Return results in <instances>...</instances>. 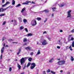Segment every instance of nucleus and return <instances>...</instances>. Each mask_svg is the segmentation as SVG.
Listing matches in <instances>:
<instances>
[{"label": "nucleus", "mask_w": 74, "mask_h": 74, "mask_svg": "<svg viewBox=\"0 0 74 74\" xmlns=\"http://www.w3.org/2000/svg\"><path fill=\"white\" fill-rule=\"evenodd\" d=\"M71 10H69L67 12V18L68 19L69 18H71V14L70 13L71 12Z\"/></svg>", "instance_id": "obj_2"}, {"label": "nucleus", "mask_w": 74, "mask_h": 74, "mask_svg": "<svg viewBox=\"0 0 74 74\" xmlns=\"http://www.w3.org/2000/svg\"><path fill=\"white\" fill-rule=\"evenodd\" d=\"M5 15V14H0V16H4Z\"/></svg>", "instance_id": "obj_37"}, {"label": "nucleus", "mask_w": 74, "mask_h": 74, "mask_svg": "<svg viewBox=\"0 0 74 74\" xmlns=\"http://www.w3.org/2000/svg\"><path fill=\"white\" fill-rule=\"evenodd\" d=\"M45 33H47V32L46 31H45L43 32V34H45Z\"/></svg>", "instance_id": "obj_57"}, {"label": "nucleus", "mask_w": 74, "mask_h": 74, "mask_svg": "<svg viewBox=\"0 0 74 74\" xmlns=\"http://www.w3.org/2000/svg\"><path fill=\"white\" fill-rule=\"evenodd\" d=\"M50 69H48V70L47 71V73H49V72H50Z\"/></svg>", "instance_id": "obj_46"}, {"label": "nucleus", "mask_w": 74, "mask_h": 74, "mask_svg": "<svg viewBox=\"0 0 74 74\" xmlns=\"http://www.w3.org/2000/svg\"><path fill=\"white\" fill-rule=\"evenodd\" d=\"M43 11L45 12L46 13H47V12H49V10H44Z\"/></svg>", "instance_id": "obj_26"}, {"label": "nucleus", "mask_w": 74, "mask_h": 74, "mask_svg": "<svg viewBox=\"0 0 74 74\" xmlns=\"http://www.w3.org/2000/svg\"><path fill=\"white\" fill-rule=\"evenodd\" d=\"M4 47H3L1 49V52L2 53L4 52Z\"/></svg>", "instance_id": "obj_17"}, {"label": "nucleus", "mask_w": 74, "mask_h": 74, "mask_svg": "<svg viewBox=\"0 0 74 74\" xmlns=\"http://www.w3.org/2000/svg\"><path fill=\"white\" fill-rule=\"evenodd\" d=\"M42 44L43 45H45L48 44V42L45 40H43Z\"/></svg>", "instance_id": "obj_6"}, {"label": "nucleus", "mask_w": 74, "mask_h": 74, "mask_svg": "<svg viewBox=\"0 0 74 74\" xmlns=\"http://www.w3.org/2000/svg\"><path fill=\"white\" fill-rule=\"evenodd\" d=\"M21 6V4L19 3L17 5H16V7H20Z\"/></svg>", "instance_id": "obj_28"}, {"label": "nucleus", "mask_w": 74, "mask_h": 74, "mask_svg": "<svg viewBox=\"0 0 74 74\" xmlns=\"http://www.w3.org/2000/svg\"><path fill=\"white\" fill-rule=\"evenodd\" d=\"M59 6L60 7H63V6H64V4H61L59 5Z\"/></svg>", "instance_id": "obj_22"}, {"label": "nucleus", "mask_w": 74, "mask_h": 74, "mask_svg": "<svg viewBox=\"0 0 74 74\" xmlns=\"http://www.w3.org/2000/svg\"><path fill=\"white\" fill-rule=\"evenodd\" d=\"M29 57H25L24 58H22L20 60H21V65H23V64L25 63V62H26V60L28 59Z\"/></svg>", "instance_id": "obj_1"}, {"label": "nucleus", "mask_w": 74, "mask_h": 74, "mask_svg": "<svg viewBox=\"0 0 74 74\" xmlns=\"http://www.w3.org/2000/svg\"><path fill=\"white\" fill-rule=\"evenodd\" d=\"M69 48L70 49L71 51L73 50V49H72V48H71V45L69 46Z\"/></svg>", "instance_id": "obj_29"}, {"label": "nucleus", "mask_w": 74, "mask_h": 74, "mask_svg": "<svg viewBox=\"0 0 74 74\" xmlns=\"http://www.w3.org/2000/svg\"><path fill=\"white\" fill-rule=\"evenodd\" d=\"M2 1L3 3H4V2H5V0H2Z\"/></svg>", "instance_id": "obj_47"}, {"label": "nucleus", "mask_w": 74, "mask_h": 74, "mask_svg": "<svg viewBox=\"0 0 74 74\" xmlns=\"http://www.w3.org/2000/svg\"><path fill=\"white\" fill-rule=\"evenodd\" d=\"M31 2L30 1H27L25 2H24L22 3V4H25L27 5L29 3H31Z\"/></svg>", "instance_id": "obj_8"}, {"label": "nucleus", "mask_w": 74, "mask_h": 74, "mask_svg": "<svg viewBox=\"0 0 74 74\" xmlns=\"http://www.w3.org/2000/svg\"><path fill=\"white\" fill-rule=\"evenodd\" d=\"M37 45H40V44L38 42H37Z\"/></svg>", "instance_id": "obj_52"}, {"label": "nucleus", "mask_w": 74, "mask_h": 74, "mask_svg": "<svg viewBox=\"0 0 74 74\" xmlns=\"http://www.w3.org/2000/svg\"><path fill=\"white\" fill-rule=\"evenodd\" d=\"M12 5H14V4H15V1H14V0H13L12 1Z\"/></svg>", "instance_id": "obj_19"}, {"label": "nucleus", "mask_w": 74, "mask_h": 74, "mask_svg": "<svg viewBox=\"0 0 74 74\" xmlns=\"http://www.w3.org/2000/svg\"><path fill=\"white\" fill-rule=\"evenodd\" d=\"M9 41H13V40H12V39H9Z\"/></svg>", "instance_id": "obj_54"}, {"label": "nucleus", "mask_w": 74, "mask_h": 74, "mask_svg": "<svg viewBox=\"0 0 74 74\" xmlns=\"http://www.w3.org/2000/svg\"><path fill=\"white\" fill-rule=\"evenodd\" d=\"M27 44L26 43H25L23 45H27Z\"/></svg>", "instance_id": "obj_58"}, {"label": "nucleus", "mask_w": 74, "mask_h": 74, "mask_svg": "<svg viewBox=\"0 0 74 74\" xmlns=\"http://www.w3.org/2000/svg\"><path fill=\"white\" fill-rule=\"evenodd\" d=\"M5 4H6V5H8V4H10V2L9 1H7Z\"/></svg>", "instance_id": "obj_30"}, {"label": "nucleus", "mask_w": 74, "mask_h": 74, "mask_svg": "<svg viewBox=\"0 0 74 74\" xmlns=\"http://www.w3.org/2000/svg\"><path fill=\"white\" fill-rule=\"evenodd\" d=\"M7 8H12V6H8V7H7Z\"/></svg>", "instance_id": "obj_39"}, {"label": "nucleus", "mask_w": 74, "mask_h": 74, "mask_svg": "<svg viewBox=\"0 0 74 74\" xmlns=\"http://www.w3.org/2000/svg\"><path fill=\"white\" fill-rule=\"evenodd\" d=\"M74 58L73 57L71 56V60L72 61H74Z\"/></svg>", "instance_id": "obj_24"}, {"label": "nucleus", "mask_w": 74, "mask_h": 74, "mask_svg": "<svg viewBox=\"0 0 74 74\" xmlns=\"http://www.w3.org/2000/svg\"><path fill=\"white\" fill-rule=\"evenodd\" d=\"M53 60H54V58H52L49 60V63H52Z\"/></svg>", "instance_id": "obj_11"}, {"label": "nucleus", "mask_w": 74, "mask_h": 74, "mask_svg": "<svg viewBox=\"0 0 74 74\" xmlns=\"http://www.w3.org/2000/svg\"><path fill=\"white\" fill-rule=\"evenodd\" d=\"M64 42H65V43H66V44H67V42H66V39L64 38Z\"/></svg>", "instance_id": "obj_43"}, {"label": "nucleus", "mask_w": 74, "mask_h": 74, "mask_svg": "<svg viewBox=\"0 0 74 74\" xmlns=\"http://www.w3.org/2000/svg\"><path fill=\"white\" fill-rule=\"evenodd\" d=\"M25 8H24L21 11V13H22L23 14V15L24 16H25L26 15V14H24L23 13V11H25Z\"/></svg>", "instance_id": "obj_10"}, {"label": "nucleus", "mask_w": 74, "mask_h": 74, "mask_svg": "<svg viewBox=\"0 0 74 74\" xmlns=\"http://www.w3.org/2000/svg\"><path fill=\"white\" fill-rule=\"evenodd\" d=\"M21 48L19 49L17 53V55H19L20 53H21Z\"/></svg>", "instance_id": "obj_13"}, {"label": "nucleus", "mask_w": 74, "mask_h": 74, "mask_svg": "<svg viewBox=\"0 0 74 74\" xmlns=\"http://www.w3.org/2000/svg\"><path fill=\"white\" fill-rule=\"evenodd\" d=\"M25 32H28V30H27V28H25Z\"/></svg>", "instance_id": "obj_38"}, {"label": "nucleus", "mask_w": 74, "mask_h": 74, "mask_svg": "<svg viewBox=\"0 0 74 74\" xmlns=\"http://www.w3.org/2000/svg\"><path fill=\"white\" fill-rule=\"evenodd\" d=\"M72 47H74V41H73L72 44Z\"/></svg>", "instance_id": "obj_35"}, {"label": "nucleus", "mask_w": 74, "mask_h": 74, "mask_svg": "<svg viewBox=\"0 0 74 74\" xmlns=\"http://www.w3.org/2000/svg\"><path fill=\"white\" fill-rule=\"evenodd\" d=\"M36 71H37V72H38L39 71V70H38V69H37L36 70Z\"/></svg>", "instance_id": "obj_64"}, {"label": "nucleus", "mask_w": 74, "mask_h": 74, "mask_svg": "<svg viewBox=\"0 0 74 74\" xmlns=\"http://www.w3.org/2000/svg\"><path fill=\"white\" fill-rule=\"evenodd\" d=\"M28 60L30 62H32V58L31 57H28Z\"/></svg>", "instance_id": "obj_20"}, {"label": "nucleus", "mask_w": 74, "mask_h": 74, "mask_svg": "<svg viewBox=\"0 0 74 74\" xmlns=\"http://www.w3.org/2000/svg\"><path fill=\"white\" fill-rule=\"evenodd\" d=\"M0 12H3L4 11L3 9V8H0Z\"/></svg>", "instance_id": "obj_27"}, {"label": "nucleus", "mask_w": 74, "mask_h": 74, "mask_svg": "<svg viewBox=\"0 0 74 74\" xmlns=\"http://www.w3.org/2000/svg\"><path fill=\"white\" fill-rule=\"evenodd\" d=\"M51 73H52V74H55L56 73L55 72H53V71H51Z\"/></svg>", "instance_id": "obj_36"}, {"label": "nucleus", "mask_w": 74, "mask_h": 74, "mask_svg": "<svg viewBox=\"0 0 74 74\" xmlns=\"http://www.w3.org/2000/svg\"><path fill=\"white\" fill-rule=\"evenodd\" d=\"M32 25V26H34L37 25V22H36V20H33L31 22V23Z\"/></svg>", "instance_id": "obj_3"}, {"label": "nucleus", "mask_w": 74, "mask_h": 74, "mask_svg": "<svg viewBox=\"0 0 74 74\" xmlns=\"http://www.w3.org/2000/svg\"><path fill=\"white\" fill-rule=\"evenodd\" d=\"M41 18L40 17H37L36 18V20H37L38 21H40L41 20Z\"/></svg>", "instance_id": "obj_12"}, {"label": "nucleus", "mask_w": 74, "mask_h": 74, "mask_svg": "<svg viewBox=\"0 0 74 74\" xmlns=\"http://www.w3.org/2000/svg\"><path fill=\"white\" fill-rule=\"evenodd\" d=\"M74 38L73 37H72L71 38L70 40L71 41H73L74 40Z\"/></svg>", "instance_id": "obj_33"}, {"label": "nucleus", "mask_w": 74, "mask_h": 74, "mask_svg": "<svg viewBox=\"0 0 74 74\" xmlns=\"http://www.w3.org/2000/svg\"><path fill=\"white\" fill-rule=\"evenodd\" d=\"M48 20V18H45V20L44 21V23H45V22H46V21H47V20Z\"/></svg>", "instance_id": "obj_34"}, {"label": "nucleus", "mask_w": 74, "mask_h": 74, "mask_svg": "<svg viewBox=\"0 0 74 74\" xmlns=\"http://www.w3.org/2000/svg\"><path fill=\"white\" fill-rule=\"evenodd\" d=\"M60 32H63V30H60Z\"/></svg>", "instance_id": "obj_61"}, {"label": "nucleus", "mask_w": 74, "mask_h": 74, "mask_svg": "<svg viewBox=\"0 0 74 74\" xmlns=\"http://www.w3.org/2000/svg\"><path fill=\"white\" fill-rule=\"evenodd\" d=\"M14 22L15 23V25H17V23L16 22V20H14Z\"/></svg>", "instance_id": "obj_41"}, {"label": "nucleus", "mask_w": 74, "mask_h": 74, "mask_svg": "<svg viewBox=\"0 0 74 74\" xmlns=\"http://www.w3.org/2000/svg\"><path fill=\"white\" fill-rule=\"evenodd\" d=\"M27 41V39L26 38H24L23 39V42H26Z\"/></svg>", "instance_id": "obj_31"}, {"label": "nucleus", "mask_w": 74, "mask_h": 74, "mask_svg": "<svg viewBox=\"0 0 74 74\" xmlns=\"http://www.w3.org/2000/svg\"><path fill=\"white\" fill-rule=\"evenodd\" d=\"M5 37H3V38L2 41H4V39H5Z\"/></svg>", "instance_id": "obj_60"}, {"label": "nucleus", "mask_w": 74, "mask_h": 74, "mask_svg": "<svg viewBox=\"0 0 74 74\" xmlns=\"http://www.w3.org/2000/svg\"><path fill=\"white\" fill-rule=\"evenodd\" d=\"M71 33H74V29H73L71 31Z\"/></svg>", "instance_id": "obj_48"}, {"label": "nucleus", "mask_w": 74, "mask_h": 74, "mask_svg": "<svg viewBox=\"0 0 74 74\" xmlns=\"http://www.w3.org/2000/svg\"><path fill=\"white\" fill-rule=\"evenodd\" d=\"M23 22L24 23H25V22H27V20L26 19H24L23 20Z\"/></svg>", "instance_id": "obj_40"}, {"label": "nucleus", "mask_w": 74, "mask_h": 74, "mask_svg": "<svg viewBox=\"0 0 74 74\" xmlns=\"http://www.w3.org/2000/svg\"><path fill=\"white\" fill-rule=\"evenodd\" d=\"M32 66H30L31 70H33L36 67V64L34 63H32L31 64Z\"/></svg>", "instance_id": "obj_5"}, {"label": "nucleus", "mask_w": 74, "mask_h": 74, "mask_svg": "<svg viewBox=\"0 0 74 74\" xmlns=\"http://www.w3.org/2000/svg\"><path fill=\"white\" fill-rule=\"evenodd\" d=\"M57 48L58 49H60V47L59 46H57Z\"/></svg>", "instance_id": "obj_45"}, {"label": "nucleus", "mask_w": 74, "mask_h": 74, "mask_svg": "<svg viewBox=\"0 0 74 74\" xmlns=\"http://www.w3.org/2000/svg\"><path fill=\"white\" fill-rule=\"evenodd\" d=\"M64 63H65V61L61 60L58 61L57 62V63L58 64H59V65H62V64H64Z\"/></svg>", "instance_id": "obj_4"}, {"label": "nucleus", "mask_w": 74, "mask_h": 74, "mask_svg": "<svg viewBox=\"0 0 74 74\" xmlns=\"http://www.w3.org/2000/svg\"><path fill=\"white\" fill-rule=\"evenodd\" d=\"M40 50H38L37 53L36 54V56L37 55H40Z\"/></svg>", "instance_id": "obj_16"}, {"label": "nucleus", "mask_w": 74, "mask_h": 74, "mask_svg": "<svg viewBox=\"0 0 74 74\" xmlns=\"http://www.w3.org/2000/svg\"><path fill=\"white\" fill-rule=\"evenodd\" d=\"M17 67L18 68L19 70H20V69H21V66H20L18 63L17 64Z\"/></svg>", "instance_id": "obj_14"}, {"label": "nucleus", "mask_w": 74, "mask_h": 74, "mask_svg": "<svg viewBox=\"0 0 74 74\" xmlns=\"http://www.w3.org/2000/svg\"><path fill=\"white\" fill-rule=\"evenodd\" d=\"M8 8H5L3 9V11H5V10H7V9H8Z\"/></svg>", "instance_id": "obj_44"}, {"label": "nucleus", "mask_w": 74, "mask_h": 74, "mask_svg": "<svg viewBox=\"0 0 74 74\" xmlns=\"http://www.w3.org/2000/svg\"><path fill=\"white\" fill-rule=\"evenodd\" d=\"M32 4H36V3H35V2H34V1H32Z\"/></svg>", "instance_id": "obj_53"}, {"label": "nucleus", "mask_w": 74, "mask_h": 74, "mask_svg": "<svg viewBox=\"0 0 74 74\" xmlns=\"http://www.w3.org/2000/svg\"><path fill=\"white\" fill-rule=\"evenodd\" d=\"M43 74H46V73H45V71H44L43 72Z\"/></svg>", "instance_id": "obj_59"}, {"label": "nucleus", "mask_w": 74, "mask_h": 74, "mask_svg": "<svg viewBox=\"0 0 74 74\" xmlns=\"http://www.w3.org/2000/svg\"><path fill=\"white\" fill-rule=\"evenodd\" d=\"M62 38H61V39H60V40H58V42L57 44H59V45H62Z\"/></svg>", "instance_id": "obj_7"}, {"label": "nucleus", "mask_w": 74, "mask_h": 74, "mask_svg": "<svg viewBox=\"0 0 74 74\" xmlns=\"http://www.w3.org/2000/svg\"><path fill=\"white\" fill-rule=\"evenodd\" d=\"M51 16H54V14H52Z\"/></svg>", "instance_id": "obj_63"}, {"label": "nucleus", "mask_w": 74, "mask_h": 74, "mask_svg": "<svg viewBox=\"0 0 74 74\" xmlns=\"http://www.w3.org/2000/svg\"><path fill=\"white\" fill-rule=\"evenodd\" d=\"M24 29V27H23L21 26L20 27V30H22L23 29Z\"/></svg>", "instance_id": "obj_25"}, {"label": "nucleus", "mask_w": 74, "mask_h": 74, "mask_svg": "<svg viewBox=\"0 0 74 74\" xmlns=\"http://www.w3.org/2000/svg\"><path fill=\"white\" fill-rule=\"evenodd\" d=\"M6 5H7L5 3V4L2 5V7H5V6H6Z\"/></svg>", "instance_id": "obj_49"}, {"label": "nucleus", "mask_w": 74, "mask_h": 74, "mask_svg": "<svg viewBox=\"0 0 74 74\" xmlns=\"http://www.w3.org/2000/svg\"><path fill=\"white\" fill-rule=\"evenodd\" d=\"M18 19L19 21L20 22H22V18L21 17H19Z\"/></svg>", "instance_id": "obj_23"}, {"label": "nucleus", "mask_w": 74, "mask_h": 74, "mask_svg": "<svg viewBox=\"0 0 74 74\" xmlns=\"http://www.w3.org/2000/svg\"><path fill=\"white\" fill-rule=\"evenodd\" d=\"M5 23H6V22L5 21H4L3 24V25H5Z\"/></svg>", "instance_id": "obj_50"}, {"label": "nucleus", "mask_w": 74, "mask_h": 74, "mask_svg": "<svg viewBox=\"0 0 74 74\" xmlns=\"http://www.w3.org/2000/svg\"><path fill=\"white\" fill-rule=\"evenodd\" d=\"M46 38H48V39L49 41H51V39L50 38V37H49L47 35L46 36Z\"/></svg>", "instance_id": "obj_18"}, {"label": "nucleus", "mask_w": 74, "mask_h": 74, "mask_svg": "<svg viewBox=\"0 0 74 74\" xmlns=\"http://www.w3.org/2000/svg\"><path fill=\"white\" fill-rule=\"evenodd\" d=\"M52 10H55V9H56V8H52Z\"/></svg>", "instance_id": "obj_55"}, {"label": "nucleus", "mask_w": 74, "mask_h": 74, "mask_svg": "<svg viewBox=\"0 0 74 74\" xmlns=\"http://www.w3.org/2000/svg\"><path fill=\"white\" fill-rule=\"evenodd\" d=\"M30 64H31V63H30V62H29L27 66V67H28L29 66H30Z\"/></svg>", "instance_id": "obj_21"}, {"label": "nucleus", "mask_w": 74, "mask_h": 74, "mask_svg": "<svg viewBox=\"0 0 74 74\" xmlns=\"http://www.w3.org/2000/svg\"><path fill=\"white\" fill-rule=\"evenodd\" d=\"M57 60H60V58H57Z\"/></svg>", "instance_id": "obj_62"}, {"label": "nucleus", "mask_w": 74, "mask_h": 74, "mask_svg": "<svg viewBox=\"0 0 74 74\" xmlns=\"http://www.w3.org/2000/svg\"><path fill=\"white\" fill-rule=\"evenodd\" d=\"M33 53H34L33 52H32L30 53V55H32H32H33Z\"/></svg>", "instance_id": "obj_51"}, {"label": "nucleus", "mask_w": 74, "mask_h": 74, "mask_svg": "<svg viewBox=\"0 0 74 74\" xmlns=\"http://www.w3.org/2000/svg\"><path fill=\"white\" fill-rule=\"evenodd\" d=\"M12 42V43H13V44H17V43H18V42Z\"/></svg>", "instance_id": "obj_56"}, {"label": "nucleus", "mask_w": 74, "mask_h": 74, "mask_svg": "<svg viewBox=\"0 0 74 74\" xmlns=\"http://www.w3.org/2000/svg\"><path fill=\"white\" fill-rule=\"evenodd\" d=\"M32 36V34H28L26 35V36L27 37H29V36Z\"/></svg>", "instance_id": "obj_15"}, {"label": "nucleus", "mask_w": 74, "mask_h": 74, "mask_svg": "<svg viewBox=\"0 0 74 74\" xmlns=\"http://www.w3.org/2000/svg\"><path fill=\"white\" fill-rule=\"evenodd\" d=\"M11 70H12V68L11 67H10L9 69V71L10 72L11 71Z\"/></svg>", "instance_id": "obj_42"}, {"label": "nucleus", "mask_w": 74, "mask_h": 74, "mask_svg": "<svg viewBox=\"0 0 74 74\" xmlns=\"http://www.w3.org/2000/svg\"><path fill=\"white\" fill-rule=\"evenodd\" d=\"M73 37L72 34L69 35L68 36L69 38H70V37Z\"/></svg>", "instance_id": "obj_32"}, {"label": "nucleus", "mask_w": 74, "mask_h": 74, "mask_svg": "<svg viewBox=\"0 0 74 74\" xmlns=\"http://www.w3.org/2000/svg\"><path fill=\"white\" fill-rule=\"evenodd\" d=\"M25 49L27 50V51H29V50L30 51V50H31V49H32V47L29 46L27 47H26L25 48Z\"/></svg>", "instance_id": "obj_9"}]
</instances>
